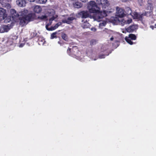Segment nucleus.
<instances>
[{
	"label": "nucleus",
	"instance_id": "obj_14",
	"mask_svg": "<svg viewBox=\"0 0 156 156\" xmlns=\"http://www.w3.org/2000/svg\"><path fill=\"white\" fill-rule=\"evenodd\" d=\"M7 15L6 13V10L2 8L0 10V18L1 19H5L7 17Z\"/></svg>",
	"mask_w": 156,
	"mask_h": 156
},
{
	"label": "nucleus",
	"instance_id": "obj_3",
	"mask_svg": "<svg viewBox=\"0 0 156 156\" xmlns=\"http://www.w3.org/2000/svg\"><path fill=\"white\" fill-rule=\"evenodd\" d=\"M44 15L38 16L37 19L41 20H43L46 19L48 16H51L52 15V11L51 10L46 9L44 12Z\"/></svg>",
	"mask_w": 156,
	"mask_h": 156
},
{
	"label": "nucleus",
	"instance_id": "obj_29",
	"mask_svg": "<svg viewBox=\"0 0 156 156\" xmlns=\"http://www.w3.org/2000/svg\"><path fill=\"white\" fill-rule=\"evenodd\" d=\"M147 8L148 9H150L151 10L153 8L152 5L151 4L149 3L148 5Z\"/></svg>",
	"mask_w": 156,
	"mask_h": 156
},
{
	"label": "nucleus",
	"instance_id": "obj_43",
	"mask_svg": "<svg viewBox=\"0 0 156 156\" xmlns=\"http://www.w3.org/2000/svg\"><path fill=\"white\" fill-rule=\"evenodd\" d=\"M113 39H114V38H113V37H111V38H110V40H111V41H112V40H113Z\"/></svg>",
	"mask_w": 156,
	"mask_h": 156
},
{
	"label": "nucleus",
	"instance_id": "obj_12",
	"mask_svg": "<svg viewBox=\"0 0 156 156\" xmlns=\"http://www.w3.org/2000/svg\"><path fill=\"white\" fill-rule=\"evenodd\" d=\"M17 38V37L16 36H10L8 39L7 43L8 45H12V44L16 40Z\"/></svg>",
	"mask_w": 156,
	"mask_h": 156
},
{
	"label": "nucleus",
	"instance_id": "obj_32",
	"mask_svg": "<svg viewBox=\"0 0 156 156\" xmlns=\"http://www.w3.org/2000/svg\"><path fill=\"white\" fill-rule=\"evenodd\" d=\"M56 18V17H55L54 16H53L49 19V21L50 22H51V23H52V21L54 20Z\"/></svg>",
	"mask_w": 156,
	"mask_h": 156
},
{
	"label": "nucleus",
	"instance_id": "obj_17",
	"mask_svg": "<svg viewBox=\"0 0 156 156\" xmlns=\"http://www.w3.org/2000/svg\"><path fill=\"white\" fill-rule=\"evenodd\" d=\"M42 9L41 6L38 5H36L34 8V11L36 13H39L41 12Z\"/></svg>",
	"mask_w": 156,
	"mask_h": 156
},
{
	"label": "nucleus",
	"instance_id": "obj_2",
	"mask_svg": "<svg viewBox=\"0 0 156 156\" xmlns=\"http://www.w3.org/2000/svg\"><path fill=\"white\" fill-rule=\"evenodd\" d=\"M87 8L89 12L90 13H95L100 10V8L98 6L96 3L94 1H91L89 2Z\"/></svg>",
	"mask_w": 156,
	"mask_h": 156
},
{
	"label": "nucleus",
	"instance_id": "obj_8",
	"mask_svg": "<svg viewBox=\"0 0 156 156\" xmlns=\"http://www.w3.org/2000/svg\"><path fill=\"white\" fill-rule=\"evenodd\" d=\"M116 16L120 18H122L125 16L124 10L119 7H116Z\"/></svg>",
	"mask_w": 156,
	"mask_h": 156
},
{
	"label": "nucleus",
	"instance_id": "obj_31",
	"mask_svg": "<svg viewBox=\"0 0 156 156\" xmlns=\"http://www.w3.org/2000/svg\"><path fill=\"white\" fill-rule=\"evenodd\" d=\"M126 21H125V23L126 24H129L131 23L132 22V20L131 19H129L128 20H126Z\"/></svg>",
	"mask_w": 156,
	"mask_h": 156
},
{
	"label": "nucleus",
	"instance_id": "obj_33",
	"mask_svg": "<svg viewBox=\"0 0 156 156\" xmlns=\"http://www.w3.org/2000/svg\"><path fill=\"white\" fill-rule=\"evenodd\" d=\"M71 49L70 48H68L67 50V53L69 55H70L71 54Z\"/></svg>",
	"mask_w": 156,
	"mask_h": 156
},
{
	"label": "nucleus",
	"instance_id": "obj_38",
	"mask_svg": "<svg viewBox=\"0 0 156 156\" xmlns=\"http://www.w3.org/2000/svg\"><path fill=\"white\" fill-rule=\"evenodd\" d=\"M91 30L92 31H94L95 32V31H96V29L95 27H92L91 29Z\"/></svg>",
	"mask_w": 156,
	"mask_h": 156
},
{
	"label": "nucleus",
	"instance_id": "obj_20",
	"mask_svg": "<svg viewBox=\"0 0 156 156\" xmlns=\"http://www.w3.org/2000/svg\"><path fill=\"white\" fill-rule=\"evenodd\" d=\"M7 27L4 26L0 27V33H2L8 31Z\"/></svg>",
	"mask_w": 156,
	"mask_h": 156
},
{
	"label": "nucleus",
	"instance_id": "obj_11",
	"mask_svg": "<svg viewBox=\"0 0 156 156\" xmlns=\"http://www.w3.org/2000/svg\"><path fill=\"white\" fill-rule=\"evenodd\" d=\"M79 14L83 18H86L89 17L90 15L89 12L87 11H81L79 13Z\"/></svg>",
	"mask_w": 156,
	"mask_h": 156
},
{
	"label": "nucleus",
	"instance_id": "obj_4",
	"mask_svg": "<svg viewBox=\"0 0 156 156\" xmlns=\"http://www.w3.org/2000/svg\"><path fill=\"white\" fill-rule=\"evenodd\" d=\"M95 17L99 21H101V19L106 17L107 16L106 11L104 10L103 11H100V10L97 13H95Z\"/></svg>",
	"mask_w": 156,
	"mask_h": 156
},
{
	"label": "nucleus",
	"instance_id": "obj_18",
	"mask_svg": "<svg viewBox=\"0 0 156 156\" xmlns=\"http://www.w3.org/2000/svg\"><path fill=\"white\" fill-rule=\"evenodd\" d=\"M73 54L75 55H76L79 52V50L77 46H74L72 48Z\"/></svg>",
	"mask_w": 156,
	"mask_h": 156
},
{
	"label": "nucleus",
	"instance_id": "obj_36",
	"mask_svg": "<svg viewBox=\"0 0 156 156\" xmlns=\"http://www.w3.org/2000/svg\"><path fill=\"white\" fill-rule=\"evenodd\" d=\"M25 44V42H24L23 43H21L19 46V47L20 48H22L23 47L24 45Z\"/></svg>",
	"mask_w": 156,
	"mask_h": 156
},
{
	"label": "nucleus",
	"instance_id": "obj_15",
	"mask_svg": "<svg viewBox=\"0 0 156 156\" xmlns=\"http://www.w3.org/2000/svg\"><path fill=\"white\" fill-rule=\"evenodd\" d=\"M17 4L19 6L23 7L25 6L26 2L25 0H16Z\"/></svg>",
	"mask_w": 156,
	"mask_h": 156
},
{
	"label": "nucleus",
	"instance_id": "obj_39",
	"mask_svg": "<svg viewBox=\"0 0 156 156\" xmlns=\"http://www.w3.org/2000/svg\"><path fill=\"white\" fill-rule=\"evenodd\" d=\"M26 0L28 1V2H34V1L35 0Z\"/></svg>",
	"mask_w": 156,
	"mask_h": 156
},
{
	"label": "nucleus",
	"instance_id": "obj_1",
	"mask_svg": "<svg viewBox=\"0 0 156 156\" xmlns=\"http://www.w3.org/2000/svg\"><path fill=\"white\" fill-rule=\"evenodd\" d=\"M27 10H24L21 11L20 16L18 17V22H19L20 25L22 27L26 25L29 21L33 20L34 15L32 13L27 15Z\"/></svg>",
	"mask_w": 156,
	"mask_h": 156
},
{
	"label": "nucleus",
	"instance_id": "obj_9",
	"mask_svg": "<svg viewBox=\"0 0 156 156\" xmlns=\"http://www.w3.org/2000/svg\"><path fill=\"white\" fill-rule=\"evenodd\" d=\"M76 19V16L75 15H73L72 16H70L68 17L67 19L63 20L62 22L64 23H67L68 24H70L72 23L73 20Z\"/></svg>",
	"mask_w": 156,
	"mask_h": 156
},
{
	"label": "nucleus",
	"instance_id": "obj_41",
	"mask_svg": "<svg viewBox=\"0 0 156 156\" xmlns=\"http://www.w3.org/2000/svg\"><path fill=\"white\" fill-rule=\"evenodd\" d=\"M57 24H58V27L62 24V23H61V22L58 23Z\"/></svg>",
	"mask_w": 156,
	"mask_h": 156
},
{
	"label": "nucleus",
	"instance_id": "obj_16",
	"mask_svg": "<svg viewBox=\"0 0 156 156\" xmlns=\"http://www.w3.org/2000/svg\"><path fill=\"white\" fill-rule=\"evenodd\" d=\"M124 13L125 14V16L126 15L129 16L131 15L132 16V11L131 9L129 7H126L125 8V10L124 11Z\"/></svg>",
	"mask_w": 156,
	"mask_h": 156
},
{
	"label": "nucleus",
	"instance_id": "obj_5",
	"mask_svg": "<svg viewBox=\"0 0 156 156\" xmlns=\"http://www.w3.org/2000/svg\"><path fill=\"white\" fill-rule=\"evenodd\" d=\"M96 2L98 5L101 6L103 9H106L110 5L107 0H97Z\"/></svg>",
	"mask_w": 156,
	"mask_h": 156
},
{
	"label": "nucleus",
	"instance_id": "obj_26",
	"mask_svg": "<svg viewBox=\"0 0 156 156\" xmlns=\"http://www.w3.org/2000/svg\"><path fill=\"white\" fill-rule=\"evenodd\" d=\"M57 34V32H55L52 33L51 35L50 39H53L54 38H56L57 36H56V34Z\"/></svg>",
	"mask_w": 156,
	"mask_h": 156
},
{
	"label": "nucleus",
	"instance_id": "obj_7",
	"mask_svg": "<svg viewBox=\"0 0 156 156\" xmlns=\"http://www.w3.org/2000/svg\"><path fill=\"white\" fill-rule=\"evenodd\" d=\"M12 0H0V2L2 6L9 9L11 7V3Z\"/></svg>",
	"mask_w": 156,
	"mask_h": 156
},
{
	"label": "nucleus",
	"instance_id": "obj_23",
	"mask_svg": "<svg viewBox=\"0 0 156 156\" xmlns=\"http://www.w3.org/2000/svg\"><path fill=\"white\" fill-rule=\"evenodd\" d=\"M47 1V0H35L34 2L39 4H44Z\"/></svg>",
	"mask_w": 156,
	"mask_h": 156
},
{
	"label": "nucleus",
	"instance_id": "obj_6",
	"mask_svg": "<svg viewBox=\"0 0 156 156\" xmlns=\"http://www.w3.org/2000/svg\"><path fill=\"white\" fill-rule=\"evenodd\" d=\"M136 38V35L133 34H130L129 35V37H126L125 38V40L130 45H132L135 43H133L132 41V40H135Z\"/></svg>",
	"mask_w": 156,
	"mask_h": 156
},
{
	"label": "nucleus",
	"instance_id": "obj_42",
	"mask_svg": "<svg viewBox=\"0 0 156 156\" xmlns=\"http://www.w3.org/2000/svg\"><path fill=\"white\" fill-rule=\"evenodd\" d=\"M87 1V0H82V2H86Z\"/></svg>",
	"mask_w": 156,
	"mask_h": 156
},
{
	"label": "nucleus",
	"instance_id": "obj_22",
	"mask_svg": "<svg viewBox=\"0 0 156 156\" xmlns=\"http://www.w3.org/2000/svg\"><path fill=\"white\" fill-rule=\"evenodd\" d=\"M61 36L62 39L66 41H68V37L67 35L65 33H62Z\"/></svg>",
	"mask_w": 156,
	"mask_h": 156
},
{
	"label": "nucleus",
	"instance_id": "obj_25",
	"mask_svg": "<svg viewBox=\"0 0 156 156\" xmlns=\"http://www.w3.org/2000/svg\"><path fill=\"white\" fill-rule=\"evenodd\" d=\"M97 41L96 40L92 39L90 41V44L91 46L95 45L96 44Z\"/></svg>",
	"mask_w": 156,
	"mask_h": 156
},
{
	"label": "nucleus",
	"instance_id": "obj_10",
	"mask_svg": "<svg viewBox=\"0 0 156 156\" xmlns=\"http://www.w3.org/2000/svg\"><path fill=\"white\" fill-rule=\"evenodd\" d=\"M10 15L14 19H17L20 16V15L16 11L13 9H11L10 10Z\"/></svg>",
	"mask_w": 156,
	"mask_h": 156
},
{
	"label": "nucleus",
	"instance_id": "obj_21",
	"mask_svg": "<svg viewBox=\"0 0 156 156\" xmlns=\"http://www.w3.org/2000/svg\"><path fill=\"white\" fill-rule=\"evenodd\" d=\"M30 37L31 38H32L35 37H36V38H37L39 37V36H37V33H36V31H34V32H31L30 34Z\"/></svg>",
	"mask_w": 156,
	"mask_h": 156
},
{
	"label": "nucleus",
	"instance_id": "obj_35",
	"mask_svg": "<svg viewBox=\"0 0 156 156\" xmlns=\"http://www.w3.org/2000/svg\"><path fill=\"white\" fill-rule=\"evenodd\" d=\"M125 21H126V20H125L123 19H122L121 20L122 22V24H123V25H124L125 24H126L125 23Z\"/></svg>",
	"mask_w": 156,
	"mask_h": 156
},
{
	"label": "nucleus",
	"instance_id": "obj_13",
	"mask_svg": "<svg viewBox=\"0 0 156 156\" xmlns=\"http://www.w3.org/2000/svg\"><path fill=\"white\" fill-rule=\"evenodd\" d=\"M137 29V26L136 25H132L130 26L126 29L128 32H132Z\"/></svg>",
	"mask_w": 156,
	"mask_h": 156
},
{
	"label": "nucleus",
	"instance_id": "obj_44",
	"mask_svg": "<svg viewBox=\"0 0 156 156\" xmlns=\"http://www.w3.org/2000/svg\"><path fill=\"white\" fill-rule=\"evenodd\" d=\"M154 28H156V23H155V24L154 25Z\"/></svg>",
	"mask_w": 156,
	"mask_h": 156
},
{
	"label": "nucleus",
	"instance_id": "obj_37",
	"mask_svg": "<svg viewBox=\"0 0 156 156\" xmlns=\"http://www.w3.org/2000/svg\"><path fill=\"white\" fill-rule=\"evenodd\" d=\"M105 23H100L99 25L100 26H105Z\"/></svg>",
	"mask_w": 156,
	"mask_h": 156
},
{
	"label": "nucleus",
	"instance_id": "obj_19",
	"mask_svg": "<svg viewBox=\"0 0 156 156\" xmlns=\"http://www.w3.org/2000/svg\"><path fill=\"white\" fill-rule=\"evenodd\" d=\"M73 6L77 8H81L82 6V4L80 2H76L75 3L73 4Z\"/></svg>",
	"mask_w": 156,
	"mask_h": 156
},
{
	"label": "nucleus",
	"instance_id": "obj_40",
	"mask_svg": "<svg viewBox=\"0 0 156 156\" xmlns=\"http://www.w3.org/2000/svg\"><path fill=\"white\" fill-rule=\"evenodd\" d=\"M150 27L153 30L154 29V26L152 25Z\"/></svg>",
	"mask_w": 156,
	"mask_h": 156
},
{
	"label": "nucleus",
	"instance_id": "obj_27",
	"mask_svg": "<svg viewBox=\"0 0 156 156\" xmlns=\"http://www.w3.org/2000/svg\"><path fill=\"white\" fill-rule=\"evenodd\" d=\"M58 27V24H56L54 26L51 27V28L49 30V31H52L54 30L57 28Z\"/></svg>",
	"mask_w": 156,
	"mask_h": 156
},
{
	"label": "nucleus",
	"instance_id": "obj_28",
	"mask_svg": "<svg viewBox=\"0 0 156 156\" xmlns=\"http://www.w3.org/2000/svg\"><path fill=\"white\" fill-rule=\"evenodd\" d=\"M51 23H51V22H50L49 21V23L47 24L46 25L45 27H46V29L47 30H49L50 29H51V27L50 28H48V27L49 26L51 25Z\"/></svg>",
	"mask_w": 156,
	"mask_h": 156
},
{
	"label": "nucleus",
	"instance_id": "obj_30",
	"mask_svg": "<svg viewBox=\"0 0 156 156\" xmlns=\"http://www.w3.org/2000/svg\"><path fill=\"white\" fill-rule=\"evenodd\" d=\"M58 43L61 46H62L65 43V42L63 41L60 40L59 41H58Z\"/></svg>",
	"mask_w": 156,
	"mask_h": 156
},
{
	"label": "nucleus",
	"instance_id": "obj_34",
	"mask_svg": "<svg viewBox=\"0 0 156 156\" xmlns=\"http://www.w3.org/2000/svg\"><path fill=\"white\" fill-rule=\"evenodd\" d=\"M105 57V55L104 54L100 55L99 56V58H104Z\"/></svg>",
	"mask_w": 156,
	"mask_h": 156
},
{
	"label": "nucleus",
	"instance_id": "obj_24",
	"mask_svg": "<svg viewBox=\"0 0 156 156\" xmlns=\"http://www.w3.org/2000/svg\"><path fill=\"white\" fill-rule=\"evenodd\" d=\"M37 42H38L39 44H44V40L41 37H39L37 38Z\"/></svg>",
	"mask_w": 156,
	"mask_h": 156
}]
</instances>
